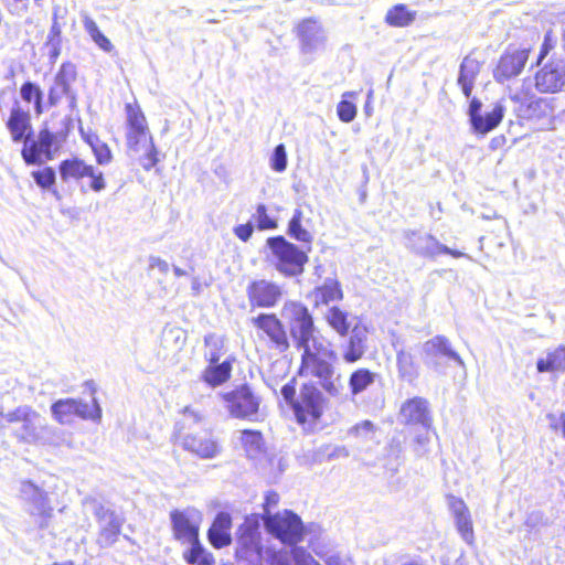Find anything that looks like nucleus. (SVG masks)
Instances as JSON below:
<instances>
[{"label": "nucleus", "mask_w": 565, "mask_h": 565, "mask_svg": "<svg viewBox=\"0 0 565 565\" xmlns=\"http://www.w3.org/2000/svg\"><path fill=\"white\" fill-rule=\"evenodd\" d=\"M234 356H228L223 362H207L202 371V381L211 387H217L227 383L232 377Z\"/></svg>", "instance_id": "393cba45"}, {"label": "nucleus", "mask_w": 565, "mask_h": 565, "mask_svg": "<svg viewBox=\"0 0 565 565\" xmlns=\"http://www.w3.org/2000/svg\"><path fill=\"white\" fill-rule=\"evenodd\" d=\"M94 515L99 525L97 544L102 548L111 546L120 536L124 520L115 511L104 505L97 507Z\"/></svg>", "instance_id": "dca6fc26"}, {"label": "nucleus", "mask_w": 565, "mask_h": 565, "mask_svg": "<svg viewBox=\"0 0 565 565\" xmlns=\"http://www.w3.org/2000/svg\"><path fill=\"white\" fill-rule=\"evenodd\" d=\"M294 558L291 556V550L289 552L285 550H270L266 559V565H292Z\"/></svg>", "instance_id": "8fccbe9b"}, {"label": "nucleus", "mask_w": 565, "mask_h": 565, "mask_svg": "<svg viewBox=\"0 0 565 565\" xmlns=\"http://www.w3.org/2000/svg\"><path fill=\"white\" fill-rule=\"evenodd\" d=\"M426 238L428 241H430L433 244H431V247H427V248H425L424 250L420 252V254L423 256L434 257V256L440 255V254H447V255L452 256L454 258H460V257L465 256V254L462 252L457 250V249H451V248L447 247L446 245L440 244L431 235H427Z\"/></svg>", "instance_id": "37998d69"}, {"label": "nucleus", "mask_w": 565, "mask_h": 565, "mask_svg": "<svg viewBox=\"0 0 565 565\" xmlns=\"http://www.w3.org/2000/svg\"><path fill=\"white\" fill-rule=\"evenodd\" d=\"M52 565H75V563L73 561H66L63 563H53Z\"/></svg>", "instance_id": "774afa93"}, {"label": "nucleus", "mask_w": 565, "mask_h": 565, "mask_svg": "<svg viewBox=\"0 0 565 565\" xmlns=\"http://www.w3.org/2000/svg\"><path fill=\"white\" fill-rule=\"evenodd\" d=\"M556 46V38L554 35L553 30H548L545 32L543 42L540 46L539 54L536 57L535 64L537 66L542 65L543 61L547 57V55L553 51Z\"/></svg>", "instance_id": "de8ad7c7"}, {"label": "nucleus", "mask_w": 565, "mask_h": 565, "mask_svg": "<svg viewBox=\"0 0 565 565\" xmlns=\"http://www.w3.org/2000/svg\"><path fill=\"white\" fill-rule=\"evenodd\" d=\"M51 412L53 418L62 425L71 424L76 418L99 419L102 416V412L97 403L89 406L76 398H62L54 402L51 405Z\"/></svg>", "instance_id": "f8f14e48"}, {"label": "nucleus", "mask_w": 565, "mask_h": 565, "mask_svg": "<svg viewBox=\"0 0 565 565\" xmlns=\"http://www.w3.org/2000/svg\"><path fill=\"white\" fill-rule=\"evenodd\" d=\"M399 414L406 426L420 425L429 428L433 424L429 403L424 397L415 396L406 399L401 406Z\"/></svg>", "instance_id": "aec40b11"}, {"label": "nucleus", "mask_w": 565, "mask_h": 565, "mask_svg": "<svg viewBox=\"0 0 565 565\" xmlns=\"http://www.w3.org/2000/svg\"><path fill=\"white\" fill-rule=\"evenodd\" d=\"M280 392L290 406L296 423L305 434H313L322 427L329 399L316 383L311 381L302 383L297 394L296 379L292 377L281 386Z\"/></svg>", "instance_id": "7ed1b4c3"}, {"label": "nucleus", "mask_w": 565, "mask_h": 565, "mask_svg": "<svg viewBox=\"0 0 565 565\" xmlns=\"http://www.w3.org/2000/svg\"><path fill=\"white\" fill-rule=\"evenodd\" d=\"M270 167L276 172H282L287 167V154L282 143L276 146L274 153L270 158Z\"/></svg>", "instance_id": "603ef678"}, {"label": "nucleus", "mask_w": 565, "mask_h": 565, "mask_svg": "<svg viewBox=\"0 0 565 565\" xmlns=\"http://www.w3.org/2000/svg\"><path fill=\"white\" fill-rule=\"evenodd\" d=\"M366 352V345L363 338L351 337L343 351V361L345 363H355L360 361Z\"/></svg>", "instance_id": "79ce46f5"}, {"label": "nucleus", "mask_w": 565, "mask_h": 565, "mask_svg": "<svg viewBox=\"0 0 565 565\" xmlns=\"http://www.w3.org/2000/svg\"><path fill=\"white\" fill-rule=\"evenodd\" d=\"M76 78V65L71 61L62 63L47 93L50 106L57 105L63 97L71 94V86L75 83Z\"/></svg>", "instance_id": "a211bd4d"}, {"label": "nucleus", "mask_w": 565, "mask_h": 565, "mask_svg": "<svg viewBox=\"0 0 565 565\" xmlns=\"http://www.w3.org/2000/svg\"><path fill=\"white\" fill-rule=\"evenodd\" d=\"M88 164L84 159L78 157H72L62 160L58 164V172L61 179L64 182L75 181L79 182L84 180V173L88 169Z\"/></svg>", "instance_id": "c756f323"}, {"label": "nucleus", "mask_w": 565, "mask_h": 565, "mask_svg": "<svg viewBox=\"0 0 565 565\" xmlns=\"http://www.w3.org/2000/svg\"><path fill=\"white\" fill-rule=\"evenodd\" d=\"M263 553L262 534L257 522H245L237 530L236 555L241 558H259Z\"/></svg>", "instance_id": "f3484780"}, {"label": "nucleus", "mask_w": 565, "mask_h": 565, "mask_svg": "<svg viewBox=\"0 0 565 565\" xmlns=\"http://www.w3.org/2000/svg\"><path fill=\"white\" fill-rule=\"evenodd\" d=\"M241 445L249 456L262 452L265 449L264 436L260 430L243 429L241 431Z\"/></svg>", "instance_id": "e433bc0d"}, {"label": "nucleus", "mask_w": 565, "mask_h": 565, "mask_svg": "<svg viewBox=\"0 0 565 565\" xmlns=\"http://www.w3.org/2000/svg\"><path fill=\"white\" fill-rule=\"evenodd\" d=\"M536 370L540 373H562L565 371V351L556 347L545 358L539 359Z\"/></svg>", "instance_id": "2f4dec72"}, {"label": "nucleus", "mask_w": 565, "mask_h": 565, "mask_svg": "<svg viewBox=\"0 0 565 565\" xmlns=\"http://www.w3.org/2000/svg\"><path fill=\"white\" fill-rule=\"evenodd\" d=\"M313 308L327 307L333 302H340L344 298L341 282L335 279H327L322 285L316 286L310 291Z\"/></svg>", "instance_id": "b1692460"}, {"label": "nucleus", "mask_w": 565, "mask_h": 565, "mask_svg": "<svg viewBox=\"0 0 565 565\" xmlns=\"http://www.w3.org/2000/svg\"><path fill=\"white\" fill-rule=\"evenodd\" d=\"M315 29V21L305 20L301 22L298 29L299 36L305 46H310V33Z\"/></svg>", "instance_id": "5fc2aeb1"}, {"label": "nucleus", "mask_w": 565, "mask_h": 565, "mask_svg": "<svg viewBox=\"0 0 565 565\" xmlns=\"http://www.w3.org/2000/svg\"><path fill=\"white\" fill-rule=\"evenodd\" d=\"M150 267L158 268L162 273H167L169 270V264L164 259H161L159 257H152L150 259Z\"/></svg>", "instance_id": "052dcab7"}, {"label": "nucleus", "mask_w": 565, "mask_h": 565, "mask_svg": "<svg viewBox=\"0 0 565 565\" xmlns=\"http://www.w3.org/2000/svg\"><path fill=\"white\" fill-rule=\"evenodd\" d=\"M425 358L433 364H437V359L445 356L456 362H461L460 355L451 348L449 340L445 335H435L424 344Z\"/></svg>", "instance_id": "a878e982"}, {"label": "nucleus", "mask_w": 565, "mask_h": 565, "mask_svg": "<svg viewBox=\"0 0 565 565\" xmlns=\"http://www.w3.org/2000/svg\"><path fill=\"white\" fill-rule=\"evenodd\" d=\"M50 47L49 57L51 62H55L61 54V43L46 44Z\"/></svg>", "instance_id": "680f3d73"}, {"label": "nucleus", "mask_w": 565, "mask_h": 565, "mask_svg": "<svg viewBox=\"0 0 565 565\" xmlns=\"http://www.w3.org/2000/svg\"><path fill=\"white\" fill-rule=\"evenodd\" d=\"M504 116V109L501 105H495L494 108L488 113L484 117L481 115L477 117L472 129L475 132L486 135L498 127Z\"/></svg>", "instance_id": "72a5a7b5"}, {"label": "nucleus", "mask_w": 565, "mask_h": 565, "mask_svg": "<svg viewBox=\"0 0 565 565\" xmlns=\"http://www.w3.org/2000/svg\"><path fill=\"white\" fill-rule=\"evenodd\" d=\"M258 339L278 353L290 349V339L286 326L274 312H262L250 319Z\"/></svg>", "instance_id": "0eeeda50"}, {"label": "nucleus", "mask_w": 565, "mask_h": 565, "mask_svg": "<svg viewBox=\"0 0 565 565\" xmlns=\"http://www.w3.org/2000/svg\"><path fill=\"white\" fill-rule=\"evenodd\" d=\"M534 86L541 94H556L565 89V62L551 58L534 74Z\"/></svg>", "instance_id": "4468645a"}, {"label": "nucleus", "mask_w": 565, "mask_h": 565, "mask_svg": "<svg viewBox=\"0 0 565 565\" xmlns=\"http://www.w3.org/2000/svg\"><path fill=\"white\" fill-rule=\"evenodd\" d=\"M31 174L35 183L44 190L52 188L55 183V171L52 167L33 171Z\"/></svg>", "instance_id": "49530a36"}, {"label": "nucleus", "mask_w": 565, "mask_h": 565, "mask_svg": "<svg viewBox=\"0 0 565 565\" xmlns=\"http://www.w3.org/2000/svg\"><path fill=\"white\" fill-rule=\"evenodd\" d=\"M416 443H417L419 446H424V445H426V444L428 443V438H427V437H422V436H419V437H417V438H416Z\"/></svg>", "instance_id": "338daca9"}, {"label": "nucleus", "mask_w": 565, "mask_h": 565, "mask_svg": "<svg viewBox=\"0 0 565 565\" xmlns=\"http://www.w3.org/2000/svg\"><path fill=\"white\" fill-rule=\"evenodd\" d=\"M326 323L340 337L348 335L351 328L350 313L339 306L330 307L323 315Z\"/></svg>", "instance_id": "c85d7f7f"}, {"label": "nucleus", "mask_w": 565, "mask_h": 565, "mask_svg": "<svg viewBox=\"0 0 565 565\" xmlns=\"http://www.w3.org/2000/svg\"><path fill=\"white\" fill-rule=\"evenodd\" d=\"M552 428L554 430L559 429L562 433V436L565 438V412L559 414L558 424L552 425Z\"/></svg>", "instance_id": "0e129e2a"}, {"label": "nucleus", "mask_w": 565, "mask_h": 565, "mask_svg": "<svg viewBox=\"0 0 565 565\" xmlns=\"http://www.w3.org/2000/svg\"><path fill=\"white\" fill-rule=\"evenodd\" d=\"M84 179H88V189L94 192H102L106 188L104 173L90 163L84 173Z\"/></svg>", "instance_id": "c03bdc74"}, {"label": "nucleus", "mask_w": 565, "mask_h": 565, "mask_svg": "<svg viewBox=\"0 0 565 565\" xmlns=\"http://www.w3.org/2000/svg\"><path fill=\"white\" fill-rule=\"evenodd\" d=\"M449 508L455 518L456 527L462 537V540L469 544L475 543L473 523L470 515V511L462 499L450 497Z\"/></svg>", "instance_id": "4be33fe9"}, {"label": "nucleus", "mask_w": 565, "mask_h": 565, "mask_svg": "<svg viewBox=\"0 0 565 565\" xmlns=\"http://www.w3.org/2000/svg\"><path fill=\"white\" fill-rule=\"evenodd\" d=\"M303 212L300 209L295 210L292 217L288 223L287 233L298 242L310 244L312 235L302 226Z\"/></svg>", "instance_id": "4c0bfd02"}, {"label": "nucleus", "mask_w": 565, "mask_h": 565, "mask_svg": "<svg viewBox=\"0 0 565 565\" xmlns=\"http://www.w3.org/2000/svg\"><path fill=\"white\" fill-rule=\"evenodd\" d=\"M6 127L13 142L24 141L32 135L31 115L20 105L15 104L6 121Z\"/></svg>", "instance_id": "412c9836"}, {"label": "nucleus", "mask_w": 565, "mask_h": 565, "mask_svg": "<svg viewBox=\"0 0 565 565\" xmlns=\"http://www.w3.org/2000/svg\"><path fill=\"white\" fill-rule=\"evenodd\" d=\"M225 409L232 418L255 422L258 418L262 398L255 388L243 383L221 394Z\"/></svg>", "instance_id": "39448f33"}, {"label": "nucleus", "mask_w": 565, "mask_h": 565, "mask_svg": "<svg viewBox=\"0 0 565 565\" xmlns=\"http://www.w3.org/2000/svg\"><path fill=\"white\" fill-rule=\"evenodd\" d=\"M204 359L207 362H218L225 353V338L216 333L204 337Z\"/></svg>", "instance_id": "f704fd0d"}, {"label": "nucleus", "mask_w": 565, "mask_h": 565, "mask_svg": "<svg viewBox=\"0 0 565 565\" xmlns=\"http://www.w3.org/2000/svg\"><path fill=\"white\" fill-rule=\"evenodd\" d=\"M396 367L398 376L404 381L413 382L419 375L417 358L409 349L396 352Z\"/></svg>", "instance_id": "cd10ccee"}, {"label": "nucleus", "mask_w": 565, "mask_h": 565, "mask_svg": "<svg viewBox=\"0 0 565 565\" xmlns=\"http://www.w3.org/2000/svg\"><path fill=\"white\" fill-rule=\"evenodd\" d=\"M185 428L182 425L174 434L175 440L184 450L202 459H212L220 454L221 446L211 429L202 428L195 433H188Z\"/></svg>", "instance_id": "9d476101"}, {"label": "nucleus", "mask_w": 565, "mask_h": 565, "mask_svg": "<svg viewBox=\"0 0 565 565\" xmlns=\"http://www.w3.org/2000/svg\"><path fill=\"white\" fill-rule=\"evenodd\" d=\"M232 516L227 512H220L215 515L207 530V540L214 548H223L232 543Z\"/></svg>", "instance_id": "5701e85b"}, {"label": "nucleus", "mask_w": 565, "mask_h": 565, "mask_svg": "<svg viewBox=\"0 0 565 565\" xmlns=\"http://www.w3.org/2000/svg\"><path fill=\"white\" fill-rule=\"evenodd\" d=\"M126 152L131 162L141 170L159 171L164 158L154 142L148 119L137 98L124 106Z\"/></svg>", "instance_id": "f03ea898"}, {"label": "nucleus", "mask_w": 565, "mask_h": 565, "mask_svg": "<svg viewBox=\"0 0 565 565\" xmlns=\"http://www.w3.org/2000/svg\"><path fill=\"white\" fill-rule=\"evenodd\" d=\"M264 527L267 534L285 546L303 548L298 546L305 541L308 529L300 515L289 509L277 511L264 516Z\"/></svg>", "instance_id": "20e7f679"}, {"label": "nucleus", "mask_w": 565, "mask_h": 565, "mask_svg": "<svg viewBox=\"0 0 565 565\" xmlns=\"http://www.w3.org/2000/svg\"><path fill=\"white\" fill-rule=\"evenodd\" d=\"M481 102L478 98H472L469 105V117L471 126L475 124L477 117H480Z\"/></svg>", "instance_id": "bf43d9fd"}, {"label": "nucleus", "mask_w": 565, "mask_h": 565, "mask_svg": "<svg viewBox=\"0 0 565 565\" xmlns=\"http://www.w3.org/2000/svg\"><path fill=\"white\" fill-rule=\"evenodd\" d=\"M23 491L32 492V497L28 499L31 504L30 515L34 518L40 529L47 527L53 516V508L50 504L47 494L30 481L23 482Z\"/></svg>", "instance_id": "6ab92c4d"}, {"label": "nucleus", "mask_w": 565, "mask_h": 565, "mask_svg": "<svg viewBox=\"0 0 565 565\" xmlns=\"http://www.w3.org/2000/svg\"><path fill=\"white\" fill-rule=\"evenodd\" d=\"M92 152L95 157L96 163L99 166H107L114 159L113 151H111L110 147L108 146V143H106L105 141H103L99 145H97L96 147H94L92 149Z\"/></svg>", "instance_id": "3c124183"}, {"label": "nucleus", "mask_w": 565, "mask_h": 565, "mask_svg": "<svg viewBox=\"0 0 565 565\" xmlns=\"http://www.w3.org/2000/svg\"><path fill=\"white\" fill-rule=\"evenodd\" d=\"M282 313L297 347L302 349L298 375L317 379L328 396H340L344 387L341 374H335L333 365L337 352L329 340L316 334L315 318L309 308L301 301L288 300L282 307Z\"/></svg>", "instance_id": "f257e3e1"}, {"label": "nucleus", "mask_w": 565, "mask_h": 565, "mask_svg": "<svg viewBox=\"0 0 565 565\" xmlns=\"http://www.w3.org/2000/svg\"><path fill=\"white\" fill-rule=\"evenodd\" d=\"M246 296L250 308L271 309L281 301L284 290L275 281L254 279L246 287Z\"/></svg>", "instance_id": "ddd939ff"}, {"label": "nucleus", "mask_w": 565, "mask_h": 565, "mask_svg": "<svg viewBox=\"0 0 565 565\" xmlns=\"http://www.w3.org/2000/svg\"><path fill=\"white\" fill-rule=\"evenodd\" d=\"M83 25L94 43L104 52H111L114 45L110 40L99 30L97 23L89 17L83 19Z\"/></svg>", "instance_id": "58836bf2"}, {"label": "nucleus", "mask_w": 565, "mask_h": 565, "mask_svg": "<svg viewBox=\"0 0 565 565\" xmlns=\"http://www.w3.org/2000/svg\"><path fill=\"white\" fill-rule=\"evenodd\" d=\"M416 20V11L409 10L404 3L390 8L384 21L392 28H407Z\"/></svg>", "instance_id": "7c9ffc66"}, {"label": "nucleus", "mask_w": 565, "mask_h": 565, "mask_svg": "<svg viewBox=\"0 0 565 565\" xmlns=\"http://www.w3.org/2000/svg\"><path fill=\"white\" fill-rule=\"evenodd\" d=\"M256 221L257 228L260 231L274 230L277 227V222L268 215L267 209L264 204H259L256 209Z\"/></svg>", "instance_id": "864d4df0"}, {"label": "nucleus", "mask_w": 565, "mask_h": 565, "mask_svg": "<svg viewBox=\"0 0 565 565\" xmlns=\"http://www.w3.org/2000/svg\"><path fill=\"white\" fill-rule=\"evenodd\" d=\"M58 142L56 132H53L47 122H44L36 139H25L21 150V156L26 164H40L44 160H51L54 153V147Z\"/></svg>", "instance_id": "9b49d317"}, {"label": "nucleus", "mask_w": 565, "mask_h": 565, "mask_svg": "<svg viewBox=\"0 0 565 565\" xmlns=\"http://www.w3.org/2000/svg\"><path fill=\"white\" fill-rule=\"evenodd\" d=\"M234 234L242 242H247L253 235V226L250 223L237 225L236 227H234Z\"/></svg>", "instance_id": "13d9d810"}, {"label": "nucleus", "mask_w": 565, "mask_h": 565, "mask_svg": "<svg viewBox=\"0 0 565 565\" xmlns=\"http://www.w3.org/2000/svg\"><path fill=\"white\" fill-rule=\"evenodd\" d=\"M481 70V62L471 55L463 57L458 76V85L461 87L463 95L469 98L472 94L476 78Z\"/></svg>", "instance_id": "bb28decb"}, {"label": "nucleus", "mask_w": 565, "mask_h": 565, "mask_svg": "<svg viewBox=\"0 0 565 565\" xmlns=\"http://www.w3.org/2000/svg\"><path fill=\"white\" fill-rule=\"evenodd\" d=\"M50 43H62V29L56 20V18L53 19L52 25L50 28V32L47 35L46 44Z\"/></svg>", "instance_id": "6e6d98bb"}, {"label": "nucleus", "mask_w": 565, "mask_h": 565, "mask_svg": "<svg viewBox=\"0 0 565 565\" xmlns=\"http://www.w3.org/2000/svg\"><path fill=\"white\" fill-rule=\"evenodd\" d=\"M182 413H183L184 415H189V416H191V417L194 419V422H196V423H199V422H201V420H202V415H201L199 412H196V411H194L193 408H191L190 406H185V407L182 409Z\"/></svg>", "instance_id": "e2e57ef3"}, {"label": "nucleus", "mask_w": 565, "mask_h": 565, "mask_svg": "<svg viewBox=\"0 0 565 565\" xmlns=\"http://www.w3.org/2000/svg\"><path fill=\"white\" fill-rule=\"evenodd\" d=\"M169 515L172 536L177 542L188 545L200 542L202 513L198 509L193 507L173 509Z\"/></svg>", "instance_id": "6e6552de"}, {"label": "nucleus", "mask_w": 565, "mask_h": 565, "mask_svg": "<svg viewBox=\"0 0 565 565\" xmlns=\"http://www.w3.org/2000/svg\"><path fill=\"white\" fill-rule=\"evenodd\" d=\"M531 47H521L509 44L495 63L492 75L497 83L503 84L518 77L525 68L530 58Z\"/></svg>", "instance_id": "1a4fd4ad"}, {"label": "nucleus", "mask_w": 565, "mask_h": 565, "mask_svg": "<svg viewBox=\"0 0 565 565\" xmlns=\"http://www.w3.org/2000/svg\"><path fill=\"white\" fill-rule=\"evenodd\" d=\"M280 503V494L276 490H268L264 493V501L262 503V514L260 519L264 522V516L266 514H274V509H276Z\"/></svg>", "instance_id": "09e8293b"}, {"label": "nucleus", "mask_w": 565, "mask_h": 565, "mask_svg": "<svg viewBox=\"0 0 565 565\" xmlns=\"http://www.w3.org/2000/svg\"><path fill=\"white\" fill-rule=\"evenodd\" d=\"M291 556L295 565H321L313 556L307 551V548H295L291 550ZM338 558H330L328 565H338Z\"/></svg>", "instance_id": "a18cd8bd"}, {"label": "nucleus", "mask_w": 565, "mask_h": 565, "mask_svg": "<svg viewBox=\"0 0 565 565\" xmlns=\"http://www.w3.org/2000/svg\"><path fill=\"white\" fill-rule=\"evenodd\" d=\"M376 376V373L366 367H359L351 372L348 381L351 395L356 396L366 391L375 383Z\"/></svg>", "instance_id": "473e14b6"}, {"label": "nucleus", "mask_w": 565, "mask_h": 565, "mask_svg": "<svg viewBox=\"0 0 565 565\" xmlns=\"http://www.w3.org/2000/svg\"><path fill=\"white\" fill-rule=\"evenodd\" d=\"M359 427H362L365 430H374V425L371 420H363L356 426V428Z\"/></svg>", "instance_id": "69168bd1"}, {"label": "nucleus", "mask_w": 565, "mask_h": 565, "mask_svg": "<svg viewBox=\"0 0 565 565\" xmlns=\"http://www.w3.org/2000/svg\"><path fill=\"white\" fill-rule=\"evenodd\" d=\"M182 557L190 565H215L213 554L206 551L201 541L190 545Z\"/></svg>", "instance_id": "c9c22d12"}, {"label": "nucleus", "mask_w": 565, "mask_h": 565, "mask_svg": "<svg viewBox=\"0 0 565 565\" xmlns=\"http://www.w3.org/2000/svg\"><path fill=\"white\" fill-rule=\"evenodd\" d=\"M1 419L7 425L21 424L20 428L14 434L15 437L22 441H31L38 437V424L41 419V415L31 406H18L6 414H1Z\"/></svg>", "instance_id": "2eb2a0df"}, {"label": "nucleus", "mask_w": 565, "mask_h": 565, "mask_svg": "<svg viewBox=\"0 0 565 565\" xmlns=\"http://www.w3.org/2000/svg\"><path fill=\"white\" fill-rule=\"evenodd\" d=\"M79 135L85 143H87L90 149L103 142L99 138L98 134L92 130L79 129Z\"/></svg>", "instance_id": "4d7b16f0"}, {"label": "nucleus", "mask_w": 565, "mask_h": 565, "mask_svg": "<svg viewBox=\"0 0 565 565\" xmlns=\"http://www.w3.org/2000/svg\"><path fill=\"white\" fill-rule=\"evenodd\" d=\"M21 98L34 105V113L39 116L43 114L44 108L42 104L43 94L41 88L32 82H24L20 87Z\"/></svg>", "instance_id": "ea45409f"}, {"label": "nucleus", "mask_w": 565, "mask_h": 565, "mask_svg": "<svg viewBox=\"0 0 565 565\" xmlns=\"http://www.w3.org/2000/svg\"><path fill=\"white\" fill-rule=\"evenodd\" d=\"M266 245L275 258L276 269L285 276H298L302 274L308 263L307 254L284 236L269 237Z\"/></svg>", "instance_id": "423d86ee"}, {"label": "nucleus", "mask_w": 565, "mask_h": 565, "mask_svg": "<svg viewBox=\"0 0 565 565\" xmlns=\"http://www.w3.org/2000/svg\"><path fill=\"white\" fill-rule=\"evenodd\" d=\"M350 99L356 98L355 92H345L342 95V99L337 105V115L342 122H351L354 120L358 114L355 104Z\"/></svg>", "instance_id": "a19ab883"}]
</instances>
